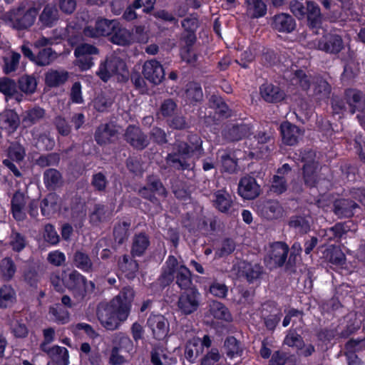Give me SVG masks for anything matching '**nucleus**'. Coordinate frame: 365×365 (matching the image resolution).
<instances>
[{
	"label": "nucleus",
	"instance_id": "obj_1",
	"mask_svg": "<svg viewBox=\"0 0 365 365\" xmlns=\"http://www.w3.org/2000/svg\"><path fill=\"white\" fill-rule=\"evenodd\" d=\"M134 296V290L125 287L110 302L101 303L98 307L97 316L102 326L108 330H114L125 321Z\"/></svg>",
	"mask_w": 365,
	"mask_h": 365
},
{
	"label": "nucleus",
	"instance_id": "obj_2",
	"mask_svg": "<svg viewBox=\"0 0 365 365\" xmlns=\"http://www.w3.org/2000/svg\"><path fill=\"white\" fill-rule=\"evenodd\" d=\"M175 279L181 289H187L192 284L190 269L184 264L179 263L174 256H169L162 268L160 282L165 286Z\"/></svg>",
	"mask_w": 365,
	"mask_h": 365
},
{
	"label": "nucleus",
	"instance_id": "obj_3",
	"mask_svg": "<svg viewBox=\"0 0 365 365\" xmlns=\"http://www.w3.org/2000/svg\"><path fill=\"white\" fill-rule=\"evenodd\" d=\"M195 147L190 148L187 143L178 142L174 145L173 153L168 154L167 163L178 170H189L192 168L190 160L194 151L201 152L202 142L197 136H194Z\"/></svg>",
	"mask_w": 365,
	"mask_h": 365
},
{
	"label": "nucleus",
	"instance_id": "obj_4",
	"mask_svg": "<svg viewBox=\"0 0 365 365\" xmlns=\"http://www.w3.org/2000/svg\"><path fill=\"white\" fill-rule=\"evenodd\" d=\"M307 7L299 1L294 0L290 2V10L292 13L299 19L307 17L309 26L312 29H317L316 34H320L319 30L324 31L320 27L322 24V16L319 6L312 1L307 2Z\"/></svg>",
	"mask_w": 365,
	"mask_h": 365
},
{
	"label": "nucleus",
	"instance_id": "obj_5",
	"mask_svg": "<svg viewBox=\"0 0 365 365\" xmlns=\"http://www.w3.org/2000/svg\"><path fill=\"white\" fill-rule=\"evenodd\" d=\"M97 75L105 82L113 76H117L118 81H123L128 78V71L123 59L116 54H111L100 64Z\"/></svg>",
	"mask_w": 365,
	"mask_h": 365
},
{
	"label": "nucleus",
	"instance_id": "obj_6",
	"mask_svg": "<svg viewBox=\"0 0 365 365\" xmlns=\"http://www.w3.org/2000/svg\"><path fill=\"white\" fill-rule=\"evenodd\" d=\"M138 194L160 208V200L158 197L165 198L167 192L157 177L150 176L148 178L147 185L139 189Z\"/></svg>",
	"mask_w": 365,
	"mask_h": 365
},
{
	"label": "nucleus",
	"instance_id": "obj_7",
	"mask_svg": "<svg viewBox=\"0 0 365 365\" xmlns=\"http://www.w3.org/2000/svg\"><path fill=\"white\" fill-rule=\"evenodd\" d=\"M264 262L270 269L280 267L286 261L289 251L288 246L283 242H276L269 244L265 249Z\"/></svg>",
	"mask_w": 365,
	"mask_h": 365
},
{
	"label": "nucleus",
	"instance_id": "obj_8",
	"mask_svg": "<svg viewBox=\"0 0 365 365\" xmlns=\"http://www.w3.org/2000/svg\"><path fill=\"white\" fill-rule=\"evenodd\" d=\"M301 160L304 163L303 173L305 184L311 187L315 186L319 187L322 182L317 180L318 165L314 160V152L312 150L301 152Z\"/></svg>",
	"mask_w": 365,
	"mask_h": 365
},
{
	"label": "nucleus",
	"instance_id": "obj_9",
	"mask_svg": "<svg viewBox=\"0 0 365 365\" xmlns=\"http://www.w3.org/2000/svg\"><path fill=\"white\" fill-rule=\"evenodd\" d=\"M98 50L96 47L88 44L82 43L78 46L74 51V56L76 58V64L82 71L90 69L94 64L92 55H97Z\"/></svg>",
	"mask_w": 365,
	"mask_h": 365
},
{
	"label": "nucleus",
	"instance_id": "obj_10",
	"mask_svg": "<svg viewBox=\"0 0 365 365\" xmlns=\"http://www.w3.org/2000/svg\"><path fill=\"white\" fill-rule=\"evenodd\" d=\"M323 38L312 40L308 44L309 48L333 53L339 52L343 48L342 40L339 35L327 34L323 36Z\"/></svg>",
	"mask_w": 365,
	"mask_h": 365
},
{
	"label": "nucleus",
	"instance_id": "obj_11",
	"mask_svg": "<svg viewBox=\"0 0 365 365\" xmlns=\"http://www.w3.org/2000/svg\"><path fill=\"white\" fill-rule=\"evenodd\" d=\"M362 93L349 89L346 91V99L349 108L350 113L354 114L358 112L356 118L361 126H365V105L362 101Z\"/></svg>",
	"mask_w": 365,
	"mask_h": 365
},
{
	"label": "nucleus",
	"instance_id": "obj_12",
	"mask_svg": "<svg viewBox=\"0 0 365 365\" xmlns=\"http://www.w3.org/2000/svg\"><path fill=\"white\" fill-rule=\"evenodd\" d=\"M14 20L11 21V26L16 29H25L31 26L36 19L38 10L31 7L27 10L19 7L17 9H13Z\"/></svg>",
	"mask_w": 365,
	"mask_h": 365
},
{
	"label": "nucleus",
	"instance_id": "obj_13",
	"mask_svg": "<svg viewBox=\"0 0 365 365\" xmlns=\"http://www.w3.org/2000/svg\"><path fill=\"white\" fill-rule=\"evenodd\" d=\"M200 297V294L196 289H190L180 296L178 307L184 314H190L197 309Z\"/></svg>",
	"mask_w": 365,
	"mask_h": 365
},
{
	"label": "nucleus",
	"instance_id": "obj_14",
	"mask_svg": "<svg viewBox=\"0 0 365 365\" xmlns=\"http://www.w3.org/2000/svg\"><path fill=\"white\" fill-rule=\"evenodd\" d=\"M269 139L270 136L262 132L259 133L257 135L247 138L245 143L250 149V155L252 158H262L268 153L269 147L267 143Z\"/></svg>",
	"mask_w": 365,
	"mask_h": 365
},
{
	"label": "nucleus",
	"instance_id": "obj_15",
	"mask_svg": "<svg viewBox=\"0 0 365 365\" xmlns=\"http://www.w3.org/2000/svg\"><path fill=\"white\" fill-rule=\"evenodd\" d=\"M147 324L152 331L155 339L162 340L168 336L170 326L164 316L161 314H152L148 317Z\"/></svg>",
	"mask_w": 365,
	"mask_h": 365
},
{
	"label": "nucleus",
	"instance_id": "obj_16",
	"mask_svg": "<svg viewBox=\"0 0 365 365\" xmlns=\"http://www.w3.org/2000/svg\"><path fill=\"white\" fill-rule=\"evenodd\" d=\"M116 20L100 19L96 21L94 29L88 26L84 29L83 34L88 37H98L111 34L118 27Z\"/></svg>",
	"mask_w": 365,
	"mask_h": 365
},
{
	"label": "nucleus",
	"instance_id": "obj_17",
	"mask_svg": "<svg viewBox=\"0 0 365 365\" xmlns=\"http://www.w3.org/2000/svg\"><path fill=\"white\" fill-rule=\"evenodd\" d=\"M143 74L150 82L159 84L165 77V71L160 63L155 59L146 61L143 66Z\"/></svg>",
	"mask_w": 365,
	"mask_h": 365
},
{
	"label": "nucleus",
	"instance_id": "obj_18",
	"mask_svg": "<svg viewBox=\"0 0 365 365\" xmlns=\"http://www.w3.org/2000/svg\"><path fill=\"white\" fill-rule=\"evenodd\" d=\"M260 186L256 180L250 176L241 178L238 185V194L245 200H252L260 194Z\"/></svg>",
	"mask_w": 365,
	"mask_h": 365
},
{
	"label": "nucleus",
	"instance_id": "obj_19",
	"mask_svg": "<svg viewBox=\"0 0 365 365\" xmlns=\"http://www.w3.org/2000/svg\"><path fill=\"white\" fill-rule=\"evenodd\" d=\"M256 207L257 212L267 220L279 218L283 213V208L277 200L259 201Z\"/></svg>",
	"mask_w": 365,
	"mask_h": 365
},
{
	"label": "nucleus",
	"instance_id": "obj_20",
	"mask_svg": "<svg viewBox=\"0 0 365 365\" xmlns=\"http://www.w3.org/2000/svg\"><path fill=\"white\" fill-rule=\"evenodd\" d=\"M28 197L20 191H16L11 201V212L13 217L19 222L24 221L26 217V205Z\"/></svg>",
	"mask_w": 365,
	"mask_h": 365
},
{
	"label": "nucleus",
	"instance_id": "obj_21",
	"mask_svg": "<svg viewBox=\"0 0 365 365\" xmlns=\"http://www.w3.org/2000/svg\"><path fill=\"white\" fill-rule=\"evenodd\" d=\"M8 156L9 159H5L3 160L4 165L6 166L15 176H21V173L16 166L11 162V160L17 163L21 161L25 156V150L24 148L17 143L11 144L8 150Z\"/></svg>",
	"mask_w": 365,
	"mask_h": 365
},
{
	"label": "nucleus",
	"instance_id": "obj_22",
	"mask_svg": "<svg viewBox=\"0 0 365 365\" xmlns=\"http://www.w3.org/2000/svg\"><path fill=\"white\" fill-rule=\"evenodd\" d=\"M280 131L283 143L288 145L297 144L304 134V132L297 126L287 121L281 124Z\"/></svg>",
	"mask_w": 365,
	"mask_h": 365
},
{
	"label": "nucleus",
	"instance_id": "obj_23",
	"mask_svg": "<svg viewBox=\"0 0 365 365\" xmlns=\"http://www.w3.org/2000/svg\"><path fill=\"white\" fill-rule=\"evenodd\" d=\"M291 168L287 163L279 168L277 174L273 176L270 191L276 194H282L287 190V175L289 173Z\"/></svg>",
	"mask_w": 365,
	"mask_h": 365
},
{
	"label": "nucleus",
	"instance_id": "obj_24",
	"mask_svg": "<svg viewBox=\"0 0 365 365\" xmlns=\"http://www.w3.org/2000/svg\"><path fill=\"white\" fill-rule=\"evenodd\" d=\"M125 137L126 141L137 149H143L148 143L146 136L143 135L140 129L136 126H128Z\"/></svg>",
	"mask_w": 365,
	"mask_h": 365
},
{
	"label": "nucleus",
	"instance_id": "obj_25",
	"mask_svg": "<svg viewBox=\"0 0 365 365\" xmlns=\"http://www.w3.org/2000/svg\"><path fill=\"white\" fill-rule=\"evenodd\" d=\"M272 26L279 32L291 33L296 27V22L290 15L282 13L273 17Z\"/></svg>",
	"mask_w": 365,
	"mask_h": 365
},
{
	"label": "nucleus",
	"instance_id": "obj_26",
	"mask_svg": "<svg viewBox=\"0 0 365 365\" xmlns=\"http://www.w3.org/2000/svg\"><path fill=\"white\" fill-rule=\"evenodd\" d=\"M262 98L268 103H278L285 98L284 92L277 86L262 84L259 88Z\"/></svg>",
	"mask_w": 365,
	"mask_h": 365
},
{
	"label": "nucleus",
	"instance_id": "obj_27",
	"mask_svg": "<svg viewBox=\"0 0 365 365\" xmlns=\"http://www.w3.org/2000/svg\"><path fill=\"white\" fill-rule=\"evenodd\" d=\"M43 351L45 352L58 365H68L69 354L66 348L60 346H43Z\"/></svg>",
	"mask_w": 365,
	"mask_h": 365
},
{
	"label": "nucleus",
	"instance_id": "obj_28",
	"mask_svg": "<svg viewBox=\"0 0 365 365\" xmlns=\"http://www.w3.org/2000/svg\"><path fill=\"white\" fill-rule=\"evenodd\" d=\"M117 133L118 129L112 123L101 125L96 130L95 139L98 144H106L112 141Z\"/></svg>",
	"mask_w": 365,
	"mask_h": 365
},
{
	"label": "nucleus",
	"instance_id": "obj_29",
	"mask_svg": "<svg viewBox=\"0 0 365 365\" xmlns=\"http://www.w3.org/2000/svg\"><path fill=\"white\" fill-rule=\"evenodd\" d=\"M359 208L356 202L349 200L341 199L334 203V212L340 217H351Z\"/></svg>",
	"mask_w": 365,
	"mask_h": 365
},
{
	"label": "nucleus",
	"instance_id": "obj_30",
	"mask_svg": "<svg viewBox=\"0 0 365 365\" xmlns=\"http://www.w3.org/2000/svg\"><path fill=\"white\" fill-rule=\"evenodd\" d=\"M312 98L317 102L327 101L330 96L331 87L328 83L322 78H317L313 83Z\"/></svg>",
	"mask_w": 365,
	"mask_h": 365
},
{
	"label": "nucleus",
	"instance_id": "obj_31",
	"mask_svg": "<svg viewBox=\"0 0 365 365\" xmlns=\"http://www.w3.org/2000/svg\"><path fill=\"white\" fill-rule=\"evenodd\" d=\"M151 362L153 365H175L177 358L166 354L160 347H155L150 354Z\"/></svg>",
	"mask_w": 365,
	"mask_h": 365
},
{
	"label": "nucleus",
	"instance_id": "obj_32",
	"mask_svg": "<svg viewBox=\"0 0 365 365\" xmlns=\"http://www.w3.org/2000/svg\"><path fill=\"white\" fill-rule=\"evenodd\" d=\"M19 125L18 114L12 110H9L0 115V128L8 133L16 130Z\"/></svg>",
	"mask_w": 365,
	"mask_h": 365
},
{
	"label": "nucleus",
	"instance_id": "obj_33",
	"mask_svg": "<svg viewBox=\"0 0 365 365\" xmlns=\"http://www.w3.org/2000/svg\"><path fill=\"white\" fill-rule=\"evenodd\" d=\"M246 13L250 18L258 19L267 13V5L262 0H245Z\"/></svg>",
	"mask_w": 365,
	"mask_h": 365
},
{
	"label": "nucleus",
	"instance_id": "obj_34",
	"mask_svg": "<svg viewBox=\"0 0 365 365\" xmlns=\"http://www.w3.org/2000/svg\"><path fill=\"white\" fill-rule=\"evenodd\" d=\"M41 213L50 217L60 209V198L55 193L48 194L41 204Z\"/></svg>",
	"mask_w": 365,
	"mask_h": 365
},
{
	"label": "nucleus",
	"instance_id": "obj_35",
	"mask_svg": "<svg viewBox=\"0 0 365 365\" xmlns=\"http://www.w3.org/2000/svg\"><path fill=\"white\" fill-rule=\"evenodd\" d=\"M202 353V344L199 337H194L187 341L185 349V356L187 360L194 363Z\"/></svg>",
	"mask_w": 365,
	"mask_h": 365
},
{
	"label": "nucleus",
	"instance_id": "obj_36",
	"mask_svg": "<svg viewBox=\"0 0 365 365\" xmlns=\"http://www.w3.org/2000/svg\"><path fill=\"white\" fill-rule=\"evenodd\" d=\"M65 286L71 290L76 297L81 285L83 283V276L76 270L69 273L64 272Z\"/></svg>",
	"mask_w": 365,
	"mask_h": 365
},
{
	"label": "nucleus",
	"instance_id": "obj_37",
	"mask_svg": "<svg viewBox=\"0 0 365 365\" xmlns=\"http://www.w3.org/2000/svg\"><path fill=\"white\" fill-rule=\"evenodd\" d=\"M240 272L242 276H245L249 282H253L257 280L262 272L261 266L255 264L242 262L239 265Z\"/></svg>",
	"mask_w": 365,
	"mask_h": 365
},
{
	"label": "nucleus",
	"instance_id": "obj_38",
	"mask_svg": "<svg viewBox=\"0 0 365 365\" xmlns=\"http://www.w3.org/2000/svg\"><path fill=\"white\" fill-rule=\"evenodd\" d=\"M326 257L336 269H342L346 262L344 252L337 247L330 246L325 252Z\"/></svg>",
	"mask_w": 365,
	"mask_h": 365
},
{
	"label": "nucleus",
	"instance_id": "obj_39",
	"mask_svg": "<svg viewBox=\"0 0 365 365\" xmlns=\"http://www.w3.org/2000/svg\"><path fill=\"white\" fill-rule=\"evenodd\" d=\"M214 206L220 212H226L230 208L232 200L230 194L225 190H217L214 193Z\"/></svg>",
	"mask_w": 365,
	"mask_h": 365
},
{
	"label": "nucleus",
	"instance_id": "obj_40",
	"mask_svg": "<svg viewBox=\"0 0 365 365\" xmlns=\"http://www.w3.org/2000/svg\"><path fill=\"white\" fill-rule=\"evenodd\" d=\"M209 312L215 319L226 322L232 320V315L228 309L220 302H212L210 304Z\"/></svg>",
	"mask_w": 365,
	"mask_h": 365
},
{
	"label": "nucleus",
	"instance_id": "obj_41",
	"mask_svg": "<svg viewBox=\"0 0 365 365\" xmlns=\"http://www.w3.org/2000/svg\"><path fill=\"white\" fill-rule=\"evenodd\" d=\"M16 294L11 285L4 284L0 287V308L6 309L16 302Z\"/></svg>",
	"mask_w": 365,
	"mask_h": 365
},
{
	"label": "nucleus",
	"instance_id": "obj_42",
	"mask_svg": "<svg viewBox=\"0 0 365 365\" xmlns=\"http://www.w3.org/2000/svg\"><path fill=\"white\" fill-rule=\"evenodd\" d=\"M150 241L148 236L143 233L136 235L133 240L131 252L133 256H141L148 249Z\"/></svg>",
	"mask_w": 365,
	"mask_h": 365
},
{
	"label": "nucleus",
	"instance_id": "obj_43",
	"mask_svg": "<svg viewBox=\"0 0 365 365\" xmlns=\"http://www.w3.org/2000/svg\"><path fill=\"white\" fill-rule=\"evenodd\" d=\"M111 37L112 42L118 45H129L134 43V35L124 28L115 30Z\"/></svg>",
	"mask_w": 365,
	"mask_h": 365
},
{
	"label": "nucleus",
	"instance_id": "obj_44",
	"mask_svg": "<svg viewBox=\"0 0 365 365\" xmlns=\"http://www.w3.org/2000/svg\"><path fill=\"white\" fill-rule=\"evenodd\" d=\"M0 92L7 97H14L17 101H21V95L16 91V83L9 78H0Z\"/></svg>",
	"mask_w": 365,
	"mask_h": 365
},
{
	"label": "nucleus",
	"instance_id": "obj_45",
	"mask_svg": "<svg viewBox=\"0 0 365 365\" xmlns=\"http://www.w3.org/2000/svg\"><path fill=\"white\" fill-rule=\"evenodd\" d=\"M68 79V73L64 71L51 70L45 76L46 83L51 87L59 86Z\"/></svg>",
	"mask_w": 365,
	"mask_h": 365
},
{
	"label": "nucleus",
	"instance_id": "obj_46",
	"mask_svg": "<svg viewBox=\"0 0 365 365\" xmlns=\"http://www.w3.org/2000/svg\"><path fill=\"white\" fill-rule=\"evenodd\" d=\"M58 10L54 6H46L44 7L39 16V21L44 26H52L58 20Z\"/></svg>",
	"mask_w": 365,
	"mask_h": 365
},
{
	"label": "nucleus",
	"instance_id": "obj_47",
	"mask_svg": "<svg viewBox=\"0 0 365 365\" xmlns=\"http://www.w3.org/2000/svg\"><path fill=\"white\" fill-rule=\"evenodd\" d=\"M45 110L40 107H34L26 110L22 115V122L25 126H31L43 118Z\"/></svg>",
	"mask_w": 365,
	"mask_h": 365
},
{
	"label": "nucleus",
	"instance_id": "obj_48",
	"mask_svg": "<svg viewBox=\"0 0 365 365\" xmlns=\"http://www.w3.org/2000/svg\"><path fill=\"white\" fill-rule=\"evenodd\" d=\"M218 158L220 160L222 170L225 172L232 173L236 171L237 163L230 152L226 150L219 151Z\"/></svg>",
	"mask_w": 365,
	"mask_h": 365
},
{
	"label": "nucleus",
	"instance_id": "obj_49",
	"mask_svg": "<svg viewBox=\"0 0 365 365\" xmlns=\"http://www.w3.org/2000/svg\"><path fill=\"white\" fill-rule=\"evenodd\" d=\"M75 266L83 272H91L93 268V262L89 256L81 251H77L73 255Z\"/></svg>",
	"mask_w": 365,
	"mask_h": 365
},
{
	"label": "nucleus",
	"instance_id": "obj_50",
	"mask_svg": "<svg viewBox=\"0 0 365 365\" xmlns=\"http://www.w3.org/2000/svg\"><path fill=\"white\" fill-rule=\"evenodd\" d=\"M119 267L128 279H133L138 271V266L135 261L130 259L127 255H124L119 261Z\"/></svg>",
	"mask_w": 365,
	"mask_h": 365
},
{
	"label": "nucleus",
	"instance_id": "obj_51",
	"mask_svg": "<svg viewBox=\"0 0 365 365\" xmlns=\"http://www.w3.org/2000/svg\"><path fill=\"white\" fill-rule=\"evenodd\" d=\"M250 131V127L246 124L237 125L233 126L225 134L226 137L230 140H239L244 137H250L248 134Z\"/></svg>",
	"mask_w": 365,
	"mask_h": 365
},
{
	"label": "nucleus",
	"instance_id": "obj_52",
	"mask_svg": "<svg viewBox=\"0 0 365 365\" xmlns=\"http://www.w3.org/2000/svg\"><path fill=\"white\" fill-rule=\"evenodd\" d=\"M225 348L227 356L231 359L242 355V348L238 341L233 336H230L225 340Z\"/></svg>",
	"mask_w": 365,
	"mask_h": 365
},
{
	"label": "nucleus",
	"instance_id": "obj_53",
	"mask_svg": "<svg viewBox=\"0 0 365 365\" xmlns=\"http://www.w3.org/2000/svg\"><path fill=\"white\" fill-rule=\"evenodd\" d=\"M56 57V53L51 48H46L38 52L35 59V63L38 66H46L54 61Z\"/></svg>",
	"mask_w": 365,
	"mask_h": 365
},
{
	"label": "nucleus",
	"instance_id": "obj_54",
	"mask_svg": "<svg viewBox=\"0 0 365 365\" xmlns=\"http://www.w3.org/2000/svg\"><path fill=\"white\" fill-rule=\"evenodd\" d=\"M16 269V265L11 258L6 257L1 260L0 272L4 279L10 280L14 277Z\"/></svg>",
	"mask_w": 365,
	"mask_h": 365
},
{
	"label": "nucleus",
	"instance_id": "obj_55",
	"mask_svg": "<svg viewBox=\"0 0 365 365\" xmlns=\"http://www.w3.org/2000/svg\"><path fill=\"white\" fill-rule=\"evenodd\" d=\"M202 97V91L198 83H190L187 85L186 98L190 103L200 101Z\"/></svg>",
	"mask_w": 365,
	"mask_h": 365
},
{
	"label": "nucleus",
	"instance_id": "obj_56",
	"mask_svg": "<svg viewBox=\"0 0 365 365\" xmlns=\"http://www.w3.org/2000/svg\"><path fill=\"white\" fill-rule=\"evenodd\" d=\"M9 244L14 252H21L26 245V238L19 232L13 230L9 236Z\"/></svg>",
	"mask_w": 365,
	"mask_h": 365
},
{
	"label": "nucleus",
	"instance_id": "obj_57",
	"mask_svg": "<svg viewBox=\"0 0 365 365\" xmlns=\"http://www.w3.org/2000/svg\"><path fill=\"white\" fill-rule=\"evenodd\" d=\"M222 357L216 348H212L202 359L200 365H222Z\"/></svg>",
	"mask_w": 365,
	"mask_h": 365
},
{
	"label": "nucleus",
	"instance_id": "obj_58",
	"mask_svg": "<svg viewBox=\"0 0 365 365\" xmlns=\"http://www.w3.org/2000/svg\"><path fill=\"white\" fill-rule=\"evenodd\" d=\"M113 98L105 94L98 95L93 101L94 108L99 112H104L113 104Z\"/></svg>",
	"mask_w": 365,
	"mask_h": 365
},
{
	"label": "nucleus",
	"instance_id": "obj_59",
	"mask_svg": "<svg viewBox=\"0 0 365 365\" xmlns=\"http://www.w3.org/2000/svg\"><path fill=\"white\" fill-rule=\"evenodd\" d=\"M51 319L60 324H66L69 320V314L68 311L60 306L51 307L49 311Z\"/></svg>",
	"mask_w": 365,
	"mask_h": 365
},
{
	"label": "nucleus",
	"instance_id": "obj_60",
	"mask_svg": "<svg viewBox=\"0 0 365 365\" xmlns=\"http://www.w3.org/2000/svg\"><path fill=\"white\" fill-rule=\"evenodd\" d=\"M130 222L123 221L115 226L113 235L115 242L121 244L128 237V231L130 227Z\"/></svg>",
	"mask_w": 365,
	"mask_h": 365
},
{
	"label": "nucleus",
	"instance_id": "obj_61",
	"mask_svg": "<svg viewBox=\"0 0 365 365\" xmlns=\"http://www.w3.org/2000/svg\"><path fill=\"white\" fill-rule=\"evenodd\" d=\"M20 58V54L16 52H12L10 56L5 57L4 58V71L7 74L14 71L19 64Z\"/></svg>",
	"mask_w": 365,
	"mask_h": 365
},
{
	"label": "nucleus",
	"instance_id": "obj_62",
	"mask_svg": "<svg viewBox=\"0 0 365 365\" xmlns=\"http://www.w3.org/2000/svg\"><path fill=\"white\" fill-rule=\"evenodd\" d=\"M61 174L56 169H48L44 173V182L48 187H53L58 185L61 180Z\"/></svg>",
	"mask_w": 365,
	"mask_h": 365
},
{
	"label": "nucleus",
	"instance_id": "obj_63",
	"mask_svg": "<svg viewBox=\"0 0 365 365\" xmlns=\"http://www.w3.org/2000/svg\"><path fill=\"white\" fill-rule=\"evenodd\" d=\"M19 88L24 93H33L36 88V81L34 77L23 76L20 78Z\"/></svg>",
	"mask_w": 365,
	"mask_h": 365
},
{
	"label": "nucleus",
	"instance_id": "obj_64",
	"mask_svg": "<svg viewBox=\"0 0 365 365\" xmlns=\"http://www.w3.org/2000/svg\"><path fill=\"white\" fill-rule=\"evenodd\" d=\"M109 214V212L105 210L103 205H96L94 207V210L91 215V221L93 224H97L105 220Z\"/></svg>",
	"mask_w": 365,
	"mask_h": 365
}]
</instances>
